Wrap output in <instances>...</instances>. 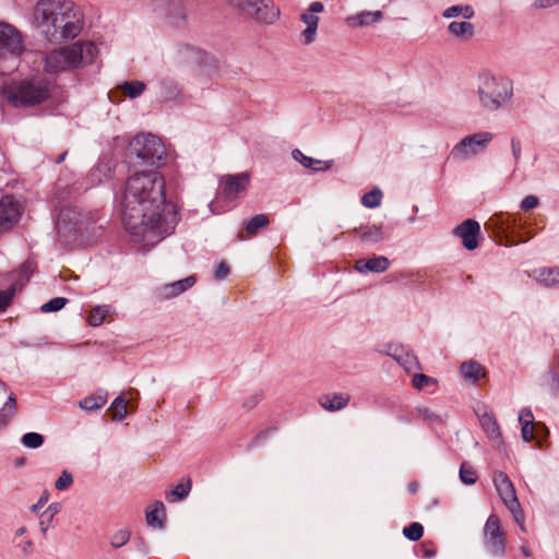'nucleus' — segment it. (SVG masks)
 Here are the masks:
<instances>
[{
	"instance_id": "nucleus-29",
	"label": "nucleus",
	"mask_w": 559,
	"mask_h": 559,
	"mask_svg": "<svg viewBox=\"0 0 559 559\" xmlns=\"http://www.w3.org/2000/svg\"><path fill=\"white\" fill-rule=\"evenodd\" d=\"M107 397V392L102 391L82 399L79 405L82 409L87 412L97 411L106 404Z\"/></svg>"
},
{
	"instance_id": "nucleus-62",
	"label": "nucleus",
	"mask_w": 559,
	"mask_h": 559,
	"mask_svg": "<svg viewBox=\"0 0 559 559\" xmlns=\"http://www.w3.org/2000/svg\"><path fill=\"white\" fill-rule=\"evenodd\" d=\"M50 523H51V522H49V520H48V519H47V522H46L44 519H41V520H40V522H39V526H40V531H41L44 534H46V532H47V530H48V527H49Z\"/></svg>"
},
{
	"instance_id": "nucleus-51",
	"label": "nucleus",
	"mask_w": 559,
	"mask_h": 559,
	"mask_svg": "<svg viewBox=\"0 0 559 559\" xmlns=\"http://www.w3.org/2000/svg\"><path fill=\"white\" fill-rule=\"evenodd\" d=\"M538 205V199L535 195H527L521 202V207L524 211H530Z\"/></svg>"
},
{
	"instance_id": "nucleus-36",
	"label": "nucleus",
	"mask_w": 559,
	"mask_h": 559,
	"mask_svg": "<svg viewBox=\"0 0 559 559\" xmlns=\"http://www.w3.org/2000/svg\"><path fill=\"white\" fill-rule=\"evenodd\" d=\"M417 418L421 419L424 423H426L429 426H432L435 424L441 423V416L436 413L435 411L430 409L426 406H418L415 409Z\"/></svg>"
},
{
	"instance_id": "nucleus-11",
	"label": "nucleus",
	"mask_w": 559,
	"mask_h": 559,
	"mask_svg": "<svg viewBox=\"0 0 559 559\" xmlns=\"http://www.w3.org/2000/svg\"><path fill=\"white\" fill-rule=\"evenodd\" d=\"M484 540L487 550L496 557H501L506 551V533L496 514H490L484 526Z\"/></svg>"
},
{
	"instance_id": "nucleus-43",
	"label": "nucleus",
	"mask_w": 559,
	"mask_h": 559,
	"mask_svg": "<svg viewBox=\"0 0 559 559\" xmlns=\"http://www.w3.org/2000/svg\"><path fill=\"white\" fill-rule=\"evenodd\" d=\"M111 408L114 420H122L127 416V402L121 396L114 400Z\"/></svg>"
},
{
	"instance_id": "nucleus-8",
	"label": "nucleus",
	"mask_w": 559,
	"mask_h": 559,
	"mask_svg": "<svg viewBox=\"0 0 559 559\" xmlns=\"http://www.w3.org/2000/svg\"><path fill=\"white\" fill-rule=\"evenodd\" d=\"M130 151L145 165L155 166L165 156V146L153 134L138 135L130 144Z\"/></svg>"
},
{
	"instance_id": "nucleus-5",
	"label": "nucleus",
	"mask_w": 559,
	"mask_h": 559,
	"mask_svg": "<svg viewBox=\"0 0 559 559\" xmlns=\"http://www.w3.org/2000/svg\"><path fill=\"white\" fill-rule=\"evenodd\" d=\"M50 83L44 78L12 81L2 87V95L15 106H33L49 97Z\"/></svg>"
},
{
	"instance_id": "nucleus-3",
	"label": "nucleus",
	"mask_w": 559,
	"mask_h": 559,
	"mask_svg": "<svg viewBox=\"0 0 559 559\" xmlns=\"http://www.w3.org/2000/svg\"><path fill=\"white\" fill-rule=\"evenodd\" d=\"M97 53L94 43L76 41L47 52L43 60L44 70L48 74L68 72L91 64Z\"/></svg>"
},
{
	"instance_id": "nucleus-15",
	"label": "nucleus",
	"mask_w": 559,
	"mask_h": 559,
	"mask_svg": "<svg viewBox=\"0 0 559 559\" xmlns=\"http://www.w3.org/2000/svg\"><path fill=\"white\" fill-rule=\"evenodd\" d=\"M22 212L21 204L12 197L0 199V233L10 229L19 219Z\"/></svg>"
},
{
	"instance_id": "nucleus-46",
	"label": "nucleus",
	"mask_w": 559,
	"mask_h": 559,
	"mask_svg": "<svg viewBox=\"0 0 559 559\" xmlns=\"http://www.w3.org/2000/svg\"><path fill=\"white\" fill-rule=\"evenodd\" d=\"M540 430H546V427L538 423L536 425H527V424H524L522 425V438L525 440V441H531L533 439H535L536 435L535 432H539Z\"/></svg>"
},
{
	"instance_id": "nucleus-50",
	"label": "nucleus",
	"mask_w": 559,
	"mask_h": 559,
	"mask_svg": "<svg viewBox=\"0 0 559 559\" xmlns=\"http://www.w3.org/2000/svg\"><path fill=\"white\" fill-rule=\"evenodd\" d=\"M262 394L261 392H255L249 395L245 401L242 406L247 409L253 408L261 401Z\"/></svg>"
},
{
	"instance_id": "nucleus-20",
	"label": "nucleus",
	"mask_w": 559,
	"mask_h": 559,
	"mask_svg": "<svg viewBox=\"0 0 559 559\" xmlns=\"http://www.w3.org/2000/svg\"><path fill=\"white\" fill-rule=\"evenodd\" d=\"M538 284L545 287H559V267H538L531 275Z\"/></svg>"
},
{
	"instance_id": "nucleus-31",
	"label": "nucleus",
	"mask_w": 559,
	"mask_h": 559,
	"mask_svg": "<svg viewBox=\"0 0 559 559\" xmlns=\"http://www.w3.org/2000/svg\"><path fill=\"white\" fill-rule=\"evenodd\" d=\"M461 373L466 380L476 382L484 376V368L476 361H467L462 364Z\"/></svg>"
},
{
	"instance_id": "nucleus-1",
	"label": "nucleus",
	"mask_w": 559,
	"mask_h": 559,
	"mask_svg": "<svg viewBox=\"0 0 559 559\" xmlns=\"http://www.w3.org/2000/svg\"><path fill=\"white\" fill-rule=\"evenodd\" d=\"M166 181L156 170H143L126 181L120 203L124 228L138 241L151 246L173 233L177 215L166 205Z\"/></svg>"
},
{
	"instance_id": "nucleus-16",
	"label": "nucleus",
	"mask_w": 559,
	"mask_h": 559,
	"mask_svg": "<svg viewBox=\"0 0 559 559\" xmlns=\"http://www.w3.org/2000/svg\"><path fill=\"white\" fill-rule=\"evenodd\" d=\"M467 250H474L478 247V237L480 235V226L478 222L468 218L461 225L456 226L453 230Z\"/></svg>"
},
{
	"instance_id": "nucleus-6",
	"label": "nucleus",
	"mask_w": 559,
	"mask_h": 559,
	"mask_svg": "<svg viewBox=\"0 0 559 559\" xmlns=\"http://www.w3.org/2000/svg\"><path fill=\"white\" fill-rule=\"evenodd\" d=\"M245 19L259 24H274L280 17V9L273 0H226Z\"/></svg>"
},
{
	"instance_id": "nucleus-25",
	"label": "nucleus",
	"mask_w": 559,
	"mask_h": 559,
	"mask_svg": "<svg viewBox=\"0 0 559 559\" xmlns=\"http://www.w3.org/2000/svg\"><path fill=\"white\" fill-rule=\"evenodd\" d=\"M479 421L487 437L493 442H500L501 432L495 416L492 414L485 413L479 416Z\"/></svg>"
},
{
	"instance_id": "nucleus-30",
	"label": "nucleus",
	"mask_w": 559,
	"mask_h": 559,
	"mask_svg": "<svg viewBox=\"0 0 559 559\" xmlns=\"http://www.w3.org/2000/svg\"><path fill=\"white\" fill-rule=\"evenodd\" d=\"M16 407L17 404L15 396L11 394L4 405L0 408V430L9 425L16 412Z\"/></svg>"
},
{
	"instance_id": "nucleus-22",
	"label": "nucleus",
	"mask_w": 559,
	"mask_h": 559,
	"mask_svg": "<svg viewBox=\"0 0 559 559\" xmlns=\"http://www.w3.org/2000/svg\"><path fill=\"white\" fill-rule=\"evenodd\" d=\"M194 284V276H188L183 280L164 285L159 288V295L165 299L174 298L191 288Z\"/></svg>"
},
{
	"instance_id": "nucleus-47",
	"label": "nucleus",
	"mask_w": 559,
	"mask_h": 559,
	"mask_svg": "<svg viewBox=\"0 0 559 559\" xmlns=\"http://www.w3.org/2000/svg\"><path fill=\"white\" fill-rule=\"evenodd\" d=\"M73 484V476L68 471H63L55 483L57 490H66Z\"/></svg>"
},
{
	"instance_id": "nucleus-35",
	"label": "nucleus",
	"mask_w": 559,
	"mask_h": 559,
	"mask_svg": "<svg viewBox=\"0 0 559 559\" xmlns=\"http://www.w3.org/2000/svg\"><path fill=\"white\" fill-rule=\"evenodd\" d=\"M270 221L265 214H258L253 216L246 225V234L251 237L254 236L259 229L266 227Z\"/></svg>"
},
{
	"instance_id": "nucleus-48",
	"label": "nucleus",
	"mask_w": 559,
	"mask_h": 559,
	"mask_svg": "<svg viewBox=\"0 0 559 559\" xmlns=\"http://www.w3.org/2000/svg\"><path fill=\"white\" fill-rule=\"evenodd\" d=\"M436 380L433 378H430L424 373H417L413 377L412 383L414 388L421 390L425 386H428L430 384H433Z\"/></svg>"
},
{
	"instance_id": "nucleus-41",
	"label": "nucleus",
	"mask_w": 559,
	"mask_h": 559,
	"mask_svg": "<svg viewBox=\"0 0 559 559\" xmlns=\"http://www.w3.org/2000/svg\"><path fill=\"white\" fill-rule=\"evenodd\" d=\"M403 534L407 539L417 542L423 537L424 526L418 522H414L403 528Z\"/></svg>"
},
{
	"instance_id": "nucleus-34",
	"label": "nucleus",
	"mask_w": 559,
	"mask_h": 559,
	"mask_svg": "<svg viewBox=\"0 0 559 559\" xmlns=\"http://www.w3.org/2000/svg\"><path fill=\"white\" fill-rule=\"evenodd\" d=\"M191 490V481L188 479L186 483H179L173 490L166 493L168 502H175L185 499Z\"/></svg>"
},
{
	"instance_id": "nucleus-26",
	"label": "nucleus",
	"mask_w": 559,
	"mask_h": 559,
	"mask_svg": "<svg viewBox=\"0 0 559 559\" xmlns=\"http://www.w3.org/2000/svg\"><path fill=\"white\" fill-rule=\"evenodd\" d=\"M448 32L460 40H466L474 36L475 27L467 21H453L448 25Z\"/></svg>"
},
{
	"instance_id": "nucleus-33",
	"label": "nucleus",
	"mask_w": 559,
	"mask_h": 559,
	"mask_svg": "<svg viewBox=\"0 0 559 559\" xmlns=\"http://www.w3.org/2000/svg\"><path fill=\"white\" fill-rule=\"evenodd\" d=\"M110 313L109 306H95L87 316V322L92 326H99Z\"/></svg>"
},
{
	"instance_id": "nucleus-56",
	"label": "nucleus",
	"mask_w": 559,
	"mask_h": 559,
	"mask_svg": "<svg viewBox=\"0 0 559 559\" xmlns=\"http://www.w3.org/2000/svg\"><path fill=\"white\" fill-rule=\"evenodd\" d=\"M59 512V506L56 503L50 504L43 513L41 518L48 515L49 522L52 521L53 516Z\"/></svg>"
},
{
	"instance_id": "nucleus-44",
	"label": "nucleus",
	"mask_w": 559,
	"mask_h": 559,
	"mask_svg": "<svg viewBox=\"0 0 559 559\" xmlns=\"http://www.w3.org/2000/svg\"><path fill=\"white\" fill-rule=\"evenodd\" d=\"M22 443L29 449H37L44 443V437L37 432H27L22 437Z\"/></svg>"
},
{
	"instance_id": "nucleus-17",
	"label": "nucleus",
	"mask_w": 559,
	"mask_h": 559,
	"mask_svg": "<svg viewBox=\"0 0 559 559\" xmlns=\"http://www.w3.org/2000/svg\"><path fill=\"white\" fill-rule=\"evenodd\" d=\"M385 354L392 357L406 371H412L419 367L417 357L402 344H389Z\"/></svg>"
},
{
	"instance_id": "nucleus-14",
	"label": "nucleus",
	"mask_w": 559,
	"mask_h": 559,
	"mask_svg": "<svg viewBox=\"0 0 559 559\" xmlns=\"http://www.w3.org/2000/svg\"><path fill=\"white\" fill-rule=\"evenodd\" d=\"M203 52L188 44L174 45L169 50L170 61L178 67H189L199 63Z\"/></svg>"
},
{
	"instance_id": "nucleus-24",
	"label": "nucleus",
	"mask_w": 559,
	"mask_h": 559,
	"mask_svg": "<svg viewBox=\"0 0 559 559\" xmlns=\"http://www.w3.org/2000/svg\"><path fill=\"white\" fill-rule=\"evenodd\" d=\"M390 262L385 257H373L371 259H360L356 262V270L360 273L374 272L383 273L388 270Z\"/></svg>"
},
{
	"instance_id": "nucleus-53",
	"label": "nucleus",
	"mask_w": 559,
	"mask_h": 559,
	"mask_svg": "<svg viewBox=\"0 0 559 559\" xmlns=\"http://www.w3.org/2000/svg\"><path fill=\"white\" fill-rule=\"evenodd\" d=\"M228 273H229L228 264L225 262H221L215 270V278L223 280L228 275Z\"/></svg>"
},
{
	"instance_id": "nucleus-13",
	"label": "nucleus",
	"mask_w": 559,
	"mask_h": 559,
	"mask_svg": "<svg viewBox=\"0 0 559 559\" xmlns=\"http://www.w3.org/2000/svg\"><path fill=\"white\" fill-rule=\"evenodd\" d=\"M324 11V5L320 1L311 2L308 9L300 14V21L306 25L305 29L300 32L299 41L309 46L317 39L319 16L318 13Z\"/></svg>"
},
{
	"instance_id": "nucleus-60",
	"label": "nucleus",
	"mask_w": 559,
	"mask_h": 559,
	"mask_svg": "<svg viewBox=\"0 0 559 559\" xmlns=\"http://www.w3.org/2000/svg\"><path fill=\"white\" fill-rule=\"evenodd\" d=\"M515 222H516L515 217H508L506 219V222L501 221V225H502L501 228H502V230L509 229L512 225H515Z\"/></svg>"
},
{
	"instance_id": "nucleus-9",
	"label": "nucleus",
	"mask_w": 559,
	"mask_h": 559,
	"mask_svg": "<svg viewBox=\"0 0 559 559\" xmlns=\"http://www.w3.org/2000/svg\"><path fill=\"white\" fill-rule=\"evenodd\" d=\"M496 489L508 510L512 513L514 521L522 532H526L524 513L518 500L515 489L508 475L503 472H496L493 476Z\"/></svg>"
},
{
	"instance_id": "nucleus-64",
	"label": "nucleus",
	"mask_w": 559,
	"mask_h": 559,
	"mask_svg": "<svg viewBox=\"0 0 559 559\" xmlns=\"http://www.w3.org/2000/svg\"><path fill=\"white\" fill-rule=\"evenodd\" d=\"M267 433H269V431H267V430L260 432V433L254 438L253 442H254V443H258L259 441H261V440L265 439V438L267 437Z\"/></svg>"
},
{
	"instance_id": "nucleus-10",
	"label": "nucleus",
	"mask_w": 559,
	"mask_h": 559,
	"mask_svg": "<svg viewBox=\"0 0 559 559\" xmlns=\"http://www.w3.org/2000/svg\"><path fill=\"white\" fill-rule=\"evenodd\" d=\"M24 51L23 36L14 26L0 23V62L11 57L15 62Z\"/></svg>"
},
{
	"instance_id": "nucleus-58",
	"label": "nucleus",
	"mask_w": 559,
	"mask_h": 559,
	"mask_svg": "<svg viewBox=\"0 0 559 559\" xmlns=\"http://www.w3.org/2000/svg\"><path fill=\"white\" fill-rule=\"evenodd\" d=\"M511 146H512V154H513L515 160H519L520 156H521V144H520V141L515 140V139H512Z\"/></svg>"
},
{
	"instance_id": "nucleus-32",
	"label": "nucleus",
	"mask_w": 559,
	"mask_h": 559,
	"mask_svg": "<svg viewBox=\"0 0 559 559\" xmlns=\"http://www.w3.org/2000/svg\"><path fill=\"white\" fill-rule=\"evenodd\" d=\"M474 14H475L474 9L467 4L466 5H463V4L452 5V7L447 8L442 12V16L444 19H453V17L461 15L465 20H469L474 16Z\"/></svg>"
},
{
	"instance_id": "nucleus-42",
	"label": "nucleus",
	"mask_w": 559,
	"mask_h": 559,
	"mask_svg": "<svg viewBox=\"0 0 559 559\" xmlns=\"http://www.w3.org/2000/svg\"><path fill=\"white\" fill-rule=\"evenodd\" d=\"M460 479L466 485H473L477 480L476 471L466 462L462 463L460 467Z\"/></svg>"
},
{
	"instance_id": "nucleus-12",
	"label": "nucleus",
	"mask_w": 559,
	"mask_h": 559,
	"mask_svg": "<svg viewBox=\"0 0 559 559\" xmlns=\"http://www.w3.org/2000/svg\"><path fill=\"white\" fill-rule=\"evenodd\" d=\"M492 133L484 131L464 136L452 150V154L462 159L477 155L492 141Z\"/></svg>"
},
{
	"instance_id": "nucleus-38",
	"label": "nucleus",
	"mask_w": 559,
	"mask_h": 559,
	"mask_svg": "<svg viewBox=\"0 0 559 559\" xmlns=\"http://www.w3.org/2000/svg\"><path fill=\"white\" fill-rule=\"evenodd\" d=\"M131 533L127 528H121L112 533L109 537V544L112 548L118 549L128 544Z\"/></svg>"
},
{
	"instance_id": "nucleus-61",
	"label": "nucleus",
	"mask_w": 559,
	"mask_h": 559,
	"mask_svg": "<svg viewBox=\"0 0 559 559\" xmlns=\"http://www.w3.org/2000/svg\"><path fill=\"white\" fill-rule=\"evenodd\" d=\"M556 3V0H537L535 2V7L537 8H548Z\"/></svg>"
},
{
	"instance_id": "nucleus-7",
	"label": "nucleus",
	"mask_w": 559,
	"mask_h": 559,
	"mask_svg": "<svg viewBox=\"0 0 559 559\" xmlns=\"http://www.w3.org/2000/svg\"><path fill=\"white\" fill-rule=\"evenodd\" d=\"M245 19L259 24H274L280 17V9L273 0H226Z\"/></svg>"
},
{
	"instance_id": "nucleus-45",
	"label": "nucleus",
	"mask_w": 559,
	"mask_h": 559,
	"mask_svg": "<svg viewBox=\"0 0 559 559\" xmlns=\"http://www.w3.org/2000/svg\"><path fill=\"white\" fill-rule=\"evenodd\" d=\"M68 304V299L63 297H56L47 301L40 307L41 312H55L61 310Z\"/></svg>"
},
{
	"instance_id": "nucleus-63",
	"label": "nucleus",
	"mask_w": 559,
	"mask_h": 559,
	"mask_svg": "<svg viewBox=\"0 0 559 559\" xmlns=\"http://www.w3.org/2000/svg\"><path fill=\"white\" fill-rule=\"evenodd\" d=\"M419 488V484L417 481H412L408 484V491L411 493H416Z\"/></svg>"
},
{
	"instance_id": "nucleus-21",
	"label": "nucleus",
	"mask_w": 559,
	"mask_h": 559,
	"mask_svg": "<svg viewBox=\"0 0 559 559\" xmlns=\"http://www.w3.org/2000/svg\"><path fill=\"white\" fill-rule=\"evenodd\" d=\"M292 156L295 160L300 163L305 168L313 171H325L332 168L333 160H321L305 155L300 150L295 148L292 152Z\"/></svg>"
},
{
	"instance_id": "nucleus-4",
	"label": "nucleus",
	"mask_w": 559,
	"mask_h": 559,
	"mask_svg": "<svg viewBox=\"0 0 559 559\" xmlns=\"http://www.w3.org/2000/svg\"><path fill=\"white\" fill-rule=\"evenodd\" d=\"M475 92L479 105L487 111L499 110L512 97V85L509 81L498 78L488 71L479 73Z\"/></svg>"
},
{
	"instance_id": "nucleus-39",
	"label": "nucleus",
	"mask_w": 559,
	"mask_h": 559,
	"mask_svg": "<svg viewBox=\"0 0 559 559\" xmlns=\"http://www.w3.org/2000/svg\"><path fill=\"white\" fill-rule=\"evenodd\" d=\"M382 201V192L379 188L372 189L370 192L365 193L361 198V203L368 209H376L380 206Z\"/></svg>"
},
{
	"instance_id": "nucleus-54",
	"label": "nucleus",
	"mask_w": 559,
	"mask_h": 559,
	"mask_svg": "<svg viewBox=\"0 0 559 559\" xmlns=\"http://www.w3.org/2000/svg\"><path fill=\"white\" fill-rule=\"evenodd\" d=\"M549 385L554 393L559 391V376L556 371H550L548 373Z\"/></svg>"
},
{
	"instance_id": "nucleus-2",
	"label": "nucleus",
	"mask_w": 559,
	"mask_h": 559,
	"mask_svg": "<svg viewBox=\"0 0 559 559\" xmlns=\"http://www.w3.org/2000/svg\"><path fill=\"white\" fill-rule=\"evenodd\" d=\"M33 25L49 43L75 38L83 29V14L71 0H38L33 9Z\"/></svg>"
},
{
	"instance_id": "nucleus-37",
	"label": "nucleus",
	"mask_w": 559,
	"mask_h": 559,
	"mask_svg": "<svg viewBox=\"0 0 559 559\" xmlns=\"http://www.w3.org/2000/svg\"><path fill=\"white\" fill-rule=\"evenodd\" d=\"M119 87L121 88L123 94H126L130 98H135L144 92L145 84L141 81H131L122 83Z\"/></svg>"
},
{
	"instance_id": "nucleus-59",
	"label": "nucleus",
	"mask_w": 559,
	"mask_h": 559,
	"mask_svg": "<svg viewBox=\"0 0 559 559\" xmlns=\"http://www.w3.org/2000/svg\"><path fill=\"white\" fill-rule=\"evenodd\" d=\"M20 274L25 276L26 281H28L29 278V274L32 273V263L31 262H25L22 264V266L20 267Z\"/></svg>"
},
{
	"instance_id": "nucleus-19",
	"label": "nucleus",
	"mask_w": 559,
	"mask_h": 559,
	"mask_svg": "<svg viewBox=\"0 0 559 559\" xmlns=\"http://www.w3.org/2000/svg\"><path fill=\"white\" fill-rule=\"evenodd\" d=\"M350 395L346 392L323 394L318 399L319 405L326 412H338L348 406Z\"/></svg>"
},
{
	"instance_id": "nucleus-55",
	"label": "nucleus",
	"mask_w": 559,
	"mask_h": 559,
	"mask_svg": "<svg viewBox=\"0 0 559 559\" xmlns=\"http://www.w3.org/2000/svg\"><path fill=\"white\" fill-rule=\"evenodd\" d=\"M48 498H49V493L47 491H45L41 495V497L39 498V500L37 501V503H35L31 507V511L34 513H37L47 503Z\"/></svg>"
},
{
	"instance_id": "nucleus-52",
	"label": "nucleus",
	"mask_w": 559,
	"mask_h": 559,
	"mask_svg": "<svg viewBox=\"0 0 559 559\" xmlns=\"http://www.w3.org/2000/svg\"><path fill=\"white\" fill-rule=\"evenodd\" d=\"M519 420L522 425L524 424H527V425H536L534 423V416H533V413L531 409L528 408H523L521 412H520V416H519Z\"/></svg>"
},
{
	"instance_id": "nucleus-57",
	"label": "nucleus",
	"mask_w": 559,
	"mask_h": 559,
	"mask_svg": "<svg viewBox=\"0 0 559 559\" xmlns=\"http://www.w3.org/2000/svg\"><path fill=\"white\" fill-rule=\"evenodd\" d=\"M103 173H104V176L107 177V173H109V168H107L106 165H97L95 167V169L93 170L92 176L96 177L97 180L100 181L102 178L98 176V174H103Z\"/></svg>"
},
{
	"instance_id": "nucleus-28",
	"label": "nucleus",
	"mask_w": 559,
	"mask_h": 559,
	"mask_svg": "<svg viewBox=\"0 0 559 559\" xmlns=\"http://www.w3.org/2000/svg\"><path fill=\"white\" fill-rule=\"evenodd\" d=\"M166 518L165 506L162 501H155L152 509L146 512V523L150 526L162 528Z\"/></svg>"
},
{
	"instance_id": "nucleus-40",
	"label": "nucleus",
	"mask_w": 559,
	"mask_h": 559,
	"mask_svg": "<svg viewBox=\"0 0 559 559\" xmlns=\"http://www.w3.org/2000/svg\"><path fill=\"white\" fill-rule=\"evenodd\" d=\"M360 238L365 241L378 242L383 239V233L379 226H367L361 228Z\"/></svg>"
},
{
	"instance_id": "nucleus-49",
	"label": "nucleus",
	"mask_w": 559,
	"mask_h": 559,
	"mask_svg": "<svg viewBox=\"0 0 559 559\" xmlns=\"http://www.w3.org/2000/svg\"><path fill=\"white\" fill-rule=\"evenodd\" d=\"M13 295L14 288L0 292V312L4 311L7 307L11 304Z\"/></svg>"
},
{
	"instance_id": "nucleus-18",
	"label": "nucleus",
	"mask_w": 559,
	"mask_h": 559,
	"mask_svg": "<svg viewBox=\"0 0 559 559\" xmlns=\"http://www.w3.org/2000/svg\"><path fill=\"white\" fill-rule=\"evenodd\" d=\"M248 174L227 175L222 178L223 194L227 199H235L240 192H243L249 185Z\"/></svg>"
},
{
	"instance_id": "nucleus-27",
	"label": "nucleus",
	"mask_w": 559,
	"mask_h": 559,
	"mask_svg": "<svg viewBox=\"0 0 559 559\" xmlns=\"http://www.w3.org/2000/svg\"><path fill=\"white\" fill-rule=\"evenodd\" d=\"M158 90V96L164 102L176 100L181 96V88L171 80L160 81Z\"/></svg>"
},
{
	"instance_id": "nucleus-23",
	"label": "nucleus",
	"mask_w": 559,
	"mask_h": 559,
	"mask_svg": "<svg viewBox=\"0 0 559 559\" xmlns=\"http://www.w3.org/2000/svg\"><path fill=\"white\" fill-rule=\"evenodd\" d=\"M383 17V13L377 11H362L346 17V23L353 27H364L380 22Z\"/></svg>"
}]
</instances>
